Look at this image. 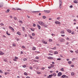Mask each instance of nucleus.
<instances>
[{"label":"nucleus","instance_id":"nucleus-1","mask_svg":"<svg viewBox=\"0 0 78 78\" xmlns=\"http://www.w3.org/2000/svg\"><path fill=\"white\" fill-rule=\"evenodd\" d=\"M59 0L60 2L59 7L60 9H61V6H62V1L61 0Z\"/></svg>","mask_w":78,"mask_h":78},{"label":"nucleus","instance_id":"nucleus-2","mask_svg":"<svg viewBox=\"0 0 78 78\" xmlns=\"http://www.w3.org/2000/svg\"><path fill=\"white\" fill-rule=\"evenodd\" d=\"M38 23L40 25H42V26H43L44 24V23L42 22V21H39Z\"/></svg>","mask_w":78,"mask_h":78},{"label":"nucleus","instance_id":"nucleus-3","mask_svg":"<svg viewBox=\"0 0 78 78\" xmlns=\"http://www.w3.org/2000/svg\"><path fill=\"white\" fill-rule=\"evenodd\" d=\"M62 77L63 78H65V77L67 78H69V77H68V76H66V75H62Z\"/></svg>","mask_w":78,"mask_h":78},{"label":"nucleus","instance_id":"nucleus-4","mask_svg":"<svg viewBox=\"0 0 78 78\" xmlns=\"http://www.w3.org/2000/svg\"><path fill=\"white\" fill-rule=\"evenodd\" d=\"M55 67V65H54L51 64V66L49 67V69H51V68H53Z\"/></svg>","mask_w":78,"mask_h":78},{"label":"nucleus","instance_id":"nucleus-5","mask_svg":"<svg viewBox=\"0 0 78 78\" xmlns=\"http://www.w3.org/2000/svg\"><path fill=\"white\" fill-rule=\"evenodd\" d=\"M62 75V74L61 73V72H59L58 73L57 75V76H61Z\"/></svg>","mask_w":78,"mask_h":78},{"label":"nucleus","instance_id":"nucleus-6","mask_svg":"<svg viewBox=\"0 0 78 78\" xmlns=\"http://www.w3.org/2000/svg\"><path fill=\"white\" fill-rule=\"evenodd\" d=\"M60 42H64V41H65V39L63 38H61L60 39Z\"/></svg>","mask_w":78,"mask_h":78},{"label":"nucleus","instance_id":"nucleus-7","mask_svg":"<svg viewBox=\"0 0 78 78\" xmlns=\"http://www.w3.org/2000/svg\"><path fill=\"white\" fill-rule=\"evenodd\" d=\"M66 31L68 32V33H72V30L70 29H67Z\"/></svg>","mask_w":78,"mask_h":78},{"label":"nucleus","instance_id":"nucleus-8","mask_svg":"<svg viewBox=\"0 0 78 78\" xmlns=\"http://www.w3.org/2000/svg\"><path fill=\"white\" fill-rule=\"evenodd\" d=\"M42 42L44 43V44H47V42L45 41H44V40H42L41 41Z\"/></svg>","mask_w":78,"mask_h":78},{"label":"nucleus","instance_id":"nucleus-9","mask_svg":"<svg viewBox=\"0 0 78 78\" xmlns=\"http://www.w3.org/2000/svg\"><path fill=\"white\" fill-rule=\"evenodd\" d=\"M55 24H60L61 23H60V22H59V21H55Z\"/></svg>","mask_w":78,"mask_h":78},{"label":"nucleus","instance_id":"nucleus-10","mask_svg":"<svg viewBox=\"0 0 78 78\" xmlns=\"http://www.w3.org/2000/svg\"><path fill=\"white\" fill-rule=\"evenodd\" d=\"M9 29H10V30H12V31H14V28H13L9 26Z\"/></svg>","mask_w":78,"mask_h":78},{"label":"nucleus","instance_id":"nucleus-11","mask_svg":"<svg viewBox=\"0 0 78 78\" xmlns=\"http://www.w3.org/2000/svg\"><path fill=\"white\" fill-rule=\"evenodd\" d=\"M37 27L38 28L39 30H41V26H40L39 25L37 24Z\"/></svg>","mask_w":78,"mask_h":78},{"label":"nucleus","instance_id":"nucleus-12","mask_svg":"<svg viewBox=\"0 0 78 78\" xmlns=\"http://www.w3.org/2000/svg\"><path fill=\"white\" fill-rule=\"evenodd\" d=\"M73 2H74V3H76V4H77V3H78V1H77L76 0L74 1Z\"/></svg>","mask_w":78,"mask_h":78},{"label":"nucleus","instance_id":"nucleus-13","mask_svg":"<svg viewBox=\"0 0 78 78\" xmlns=\"http://www.w3.org/2000/svg\"><path fill=\"white\" fill-rule=\"evenodd\" d=\"M44 11L46 13H49V11H48V10H44Z\"/></svg>","mask_w":78,"mask_h":78},{"label":"nucleus","instance_id":"nucleus-14","mask_svg":"<svg viewBox=\"0 0 78 78\" xmlns=\"http://www.w3.org/2000/svg\"><path fill=\"white\" fill-rule=\"evenodd\" d=\"M9 11V9H7V11H5V12L8 13Z\"/></svg>","mask_w":78,"mask_h":78},{"label":"nucleus","instance_id":"nucleus-15","mask_svg":"<svg viewBox=\"0 0 78 78\" xmlns=\"http://www.w3.org/2000/svg\"><path fill=\"white\" fill-rule=\"evenodd\" d=\"M50 49H51L52 50H56V47H55L54 48H51Z\"/></svg>","mask_w":78,"mask_h":78},{"label":"nucleus","instance_id":"nucleus-16","mask_svg":"<svg viewBox=\"0 0 78 78\" xmlns=\"http://www.w3.org/2000/svg\"><path fill=\"white\" fill-rule=\"evenodd\" d=\"M61 34H64V30H62L61 32Z\"/></svg>","mask_w":78,"mask_h":78},{"label":"nucleus","instance_id":"nucleus-17","mask_svg":"<svg viewBox=\"0 0 78 78\" xmlns=\"http://www.w3.org/2000/svg\"><path fill=\"white\" fill-rule=\"evenodd\" d=\"M4 53L2 51H0V55H3Z\"/></svg>","mask_w":78,"mask_h":78},{"label":"nucleus","instance_id":"nucleus-18","mask_svg":"<svg viewBox=\"0 0 78 78\" xmlns=\"http://www.w3.org/2000/svg\"><path fill=\"white\" fill-rule=\"evenodd\" d=\"M34 12L35 13H39V12H40L39 11H34L33 12Z\"/></svg>","mask_w":78,"mask_h":78},{"label":"nucleus","instance_id":"nucleus-19","mask_svg":"<svg viewBox=\"0 0 78 78\" xmlns=\"http://www.w3.org/2000/svg\"><path fill=\"white\" fill-rule=\"evenodd\" d=\"M6 33L7 34V35H8V36H10V35H11V34H10L8 33V31H6Z\"/></svg>","mask_w":78,"mask_h":78},{"label":"nucleus","instance_id":"nucleus-20","mask_svg":"<svg viewBox=\"0 0 78 78\" xmlns=\"http://www.w3.org/2000/svg\"><path fill=\"white\" fill-rule=\"evenodd\" d=\"M33 50H36V48L35 47H33L32 48Z\"/></svg>","mask_w":78,"mask_h":78},{"label":"nucleus","instance_id":"nucleus-21","mask_svg":"<svg viewBox=\"0 0 78 78\" xmlns=\"http://www.w3.org/2000/svg\"><path fill=\"white\" fill-rule=\"evenodd\" d=\"M68 63L69 64H71L72 63V61H69L68 62Z\"/></svg>","mask_w":78,"mask_h":78},{"label":"nucleus","instance_id":"nucleus-22","mask_svg":"<svg viewBox=\"0 0 78 78\" xmlns=\"http://www.w3.org/2000/svg\"><path fill=\"white\" fill-rule=\"evenodd\" d=\"M74 73L73 72H72L71 73V75H72V76H73V75H74Z\"/></svg>","mask_w":78,"mask_h":78},{"label":"nucleus","instance_id":"nucleus-23","mask_svg":"<svg viewBox=\"0 0 78 78\" xmlns=\"http://www.w3.org/2000/svg\"><path fill=\"white\" fill-rule=\"evenodd\" d=\"M53 58L51 57H49V59H53Z\"/></svg>","mask_w":78,"mask_h":78},{"label":"nucleus","instance_id":"nucleus-24","mask_svg":"<svg viewBox=\"0 0 78 78\" xmlns=\"http://www.w3.org/2000/svg\"><path fill=\"white\" fill-rule=\"evenodd\" d=\"M30 30H31V31H34V29L33 28H31Z\"/></svg>","mask_w":78,"mask_h":78},{"label":"nucleus","instance_id":"nucleus-25","mask_svg":"<svg viewBox=\"0 0 78 78\" xmlns=\"http://www.w3.org/2000/svg\"><path fill=\"white\" fill-rule=\"evenodd\" d=\"M53 76V75H49V78H51V77H52Z\"/></svg>","mask_w":78,"mask_h":78},{"label":"nucleus","instance_id":"nucleus-26","mask_svg":"<svg viewBox=\"0 0 78 78\" xmlns=\"http://www.w3.org/2000/svg\"><path fill=\"white\" fill-rule=\"evenodd\" d=\"M17 34H18L19 35H20V34H20V32L18 31L17 32Z\"/></svg>","mask_w":78,"mask_h":78},{"label":"nucleus","instance_id":"nucleus-27","mask_svg":"<svg viewBox=\"0 0 78 78\" xmlns=\"http://www.w3.org/2000/svg\"><path fill=\"white\" fill-rule=\"evenodd\" d=\"M16 9V10H20V11H21V10H22V9H21L19 8H17Z\"/></svg>","mask_w":78,"mask_h":78},{"label":"nucleus","instance_id":"nucleus-28","mask_svg":"<svg viewBox=\"0 0 78 78\" xmlns=\"http://www.w3.org/2000/svg\"><path fill=\"white\" fill-rule=\"evenodd\" d=\"M72 34H75V32L74 31H73L71 33Z\"/></svg>","mask_w":78,"mask_h":78},{"label":"nucleus","instance_id":"nucleus-29","mask_svg":"<svg viewBox=\"0 0 78 78\" xmlns=\"http://www.w3.org/2000/svg\"><path fill=\"white\" fill-rule=\"evenodd\" d=\"M37 67V66L35 65L34 66V68H35V69H36V67Z\"/></svg>","mask_w":78,"mask_h":78},{"label":"nucleus","instance_id":"nucleus-30","mask_svg":"<svg viewBox=\"0 0 78 78\" xmlns=\"http://www.w3.org/2000/svg\"><path fill=\"white\" fill-rule=\"evenodd\" d=\"M27 59L26 58H25L23 59V61H27Z\"/></svg>","mask_w":78,"mask_h":78},{"label":"nucleus","instance_id":"nucleus-31","mask_svg":"<svg viewBox=\"0 0 78 78\" xmlns=\"http://www.w3.org/2000/svg\"><path fill=\"white\" fill-rule=\"evenodd\" d=\"M53 76H56V74L55 73H53Z\"/></svg>","mask_w":78,"mask_h":78},{"label":"nucleus","instance_id":"nucleus-32","mask_svg":"<svg viewBox=\"0 0 78 78\" xmlns=\"http://www.w3.org/2000/svg\"><path fill=\"white\" fill-rule=\"evenodd\" d=\"M58 53L57 52V51H56L55 52H54V54H55V55H56V54H58Z\"/></svg>","mask_w":78,"mask_h":78},{"label":"nucleus","instance_id":"nucleus-33","mask_svg":"<svg viewBox=\"0 0 78 78\" xmlns=\"http://www.w3.org/2000/svg\"><path fill=\"white\" fill-rule=\"evenodd\" d=\"M57 60L58 61H60V60H61V59L60 58H58L57 59Z\"/></svg>","mask_w":78,"mask_h":78},{"label":"nucleus","instance_id":"nucleus-34","mask_svg":"<svg viewBox=\"0 0 78 78\" xmlns=\"http://www.w3.org/2000/svg\"><path fill=\"white\" fill-rule=\"evenodd\" d=\"M32 35L33 36H35V34L34 33H32Z\"/></svg>","mask_w":78,"mask_h":78},{"label":"nucleus","instance_id":"nucleus-35","mask_svg":"<svg viewBox=\"0 0 78 78\" xmlns=\"http://www.w3.org/2000/svg\"><path fill=\"white\" fill-rule=\"evenodd\" d=\"M24 74L25 75H28V74L27 73H24Z\"/></svg>","mask_w":78,"mask_h":78},{"label":"nucleus","instance_id":"nucleus-36","mask_svg":"<svg viewBox=\"0 0 78 78\" xmlns=\"http://www.w3.org/2000/svg\"><path fill=\"white\" fill-rule=\"evenodd\" d=\"M76 59L75 58H73L72 59V61H74V60H75Z\"/></svg>","mask_w":78,"mask_h":78},{"label":"nucleus","instance_id":"nucleus-37","mask_svg":"<svg viewBox=\"0 0 78 78\" xmlns=\"http://www.w3.org/2000/svg\"><path fill=\"white\" fill-rule=\"evenodd\" d=\"M43 18L44 19H45V18H46V17H45V16H43Z\"/></svg>","mask_w":78,"mask_h":78},{"label":"nucleus","instance_id":"nucleus-38","mask_svg":"<svg viewBox=\"0 0 78 78\" xmlns=\"http://www.w3.org/2000/svg\"><path fill=\"white\" fill-rule=\"evenodd\" d=\"M49 42H51L52 41V39H49Z\"/></svg>","mask_w":78,"mask_h":78},{"label":"nucleus","instance_id":"nucleus-39","mask_svg":"<svg viewBox=\"0 0 78 78\" xmlns=\"http://www.w3.org/2000/svg\"><path fill=\"white\" fill-rule=\"evenodd\" d=\"M0 73H3V71H2L1 70H0Z\"/></svg>","mask_w":78,"mask_h":78},{"label":"nucleus","instance_id":"nucleus-40","mask_svg":"<svg viewBox=\"0 0 78 78\" xmlns=\"http://www.w3.org/2000/svg\"><path fill=\"white\" fill-rule=\"evenodd\" d=\"M33 26L34 27H36V24L34 23Z\"/></svg>","mask_w":78,"mask_h":78},{"label":"nucleus","instance_id":"nucleus-41","mask_svg":"<svg viewBox=\"0 0 78 78\" xmlns=\"http://www.w3.org/2000/svg\"><path fill=\"white\" fill-rule=\"evenodd\" d=\"M51 35L52 36H55V35L54 34H52Z\"/></svg>","mask_w":78,"mask_h":78},{"label":"nucleus","instance_id":"nucleus-42","mask_svg":"<svg viewBox=\"0 0 78 78\" xmlns=\"http://www.w3.org/2000/svg\"><path fill=\"white\" fill-rule=\"evenodd\" d=\"M61 71H64V68H62L61 69Z\"/></svg>","mask_w":78,"mask_h":78},{"label":"nucleus","instance_id":"nucleus-43","mask_svg":"<svg viewBox=\"0 0 78 78\" xmlns=\"http://www.w3.org/2000/svg\"><path fill=\"white\" fill-rule=\"evenodd\" d=\"M36 58L37 59H39V57H37V56L36 57Z\"/></svg>","mask_w":78,"mask_h":78},{"label":"nucleus","instance_id":"nucleus-44","mask_svg":"<svg viewBox=\"0 0 78 78\" xmlns=\"http://www.w3.org/2000/svg\"><path fill=\"white\" fill-rule=\"evenodd\" d=\"M23 67L25 68V67H26V66L25 65H24L23 66Z\"/></svg>","mask_w":78,"mask_h":78},{"label":"nucleus","instance_id":"nucleus-45","mask_svg":"<svg viewBox=\"0 0 78 78\" xmlns=\"http://www.w3.org/2000/svg\"><path fill=\"white\" fill-rule=\"evenodd\" d=\"M14 18L15 20H17V18L16 17H14Z\"/></svg>","mask_w":78,"mask_h":78},{"label":"nucleus","instance_id":"nucleus-46","mask_svg":"<svg viewBox=\"0 0 78 78\" xmlns=\"http://www.w3.org/2000/svg\"><path fill=\"white\" fill-rule=\"evenodd\" d=\"M30 69H31V70L33 69V67H32L30 66Z\"/></svg>","mask_w":78,"mask_h":78},{"label":"nucleus","instance_id":"nucleus-47","mask_svg":"<svg viewBox=\"0 0 78 78\" xmlns=\"http://www.w3.org/2000/svg\"><path fill=\"white\" fill-rule=\"evenodd\" d=\"M13 46H14V47H16V44H12Z\"/></svg>","mask_w":78,"mask_h":78},{"label":"nucleus","instance_id":"nucleus-48","mask_svg":"<svg viewBox=\"0 0 78 78\" xmlns=\"http://www.w3.org/2000/svg\"><path fill=\"white\" fill-rule=\"evenodd\" d=\"M71 66L72 67H74V65H71Z\"/></svg>","mask_w":78,"mask_h":78},{"label":"nucleus","instance_id":"nucleus-49","mask_svg":"<svg viewBox=\"0 0 78 78\" xmlns=\"http://www.w3.org/2000/svg\"><path fill=\"white\" fill-rule=\"evenodd\" d=\"M69 7L71 8H73V5H71L69 6Z\"/></svg>","mask_w":78,"mask_h":78},{"label":"nucleus","instance_id":"nucleus-50","mask_svg":"<svg viewBox=\"0 0 78 78\" xmlns=\"http://www.w3.org/2000/svg\"><path fill=\"white\" fill-rule=\"evenodd\" d=\"M43 25L44 27H47V25H46L45 24H44V25Z\"/></svg>","mask_w":78,"mask_h":78},{"label":"nucleus","instance_id":"nucleus-51","mask_svg":"<svg viewBox=\"0 0 78 78\" xmlns=\"http://www.w3.org/2000/svg\"><path fill=\"white\" fill-rule=\"evenodd\" d=\"M61 36H62V37H64V36H65V35H62V34H61Z\"/></svg>","mask_w":78,"mask_h":78},{"label":"nucleus","instance_id":"nucleus-52","mask_svg":"<svg viewBox=\"0 0 78 78\" xmlns=\"http://www.w3.org/2000/svg\"><path fill=\"white\" fill-rule=\"evenodd\" d=\"M22 29H23V31H25V28H24V27H23Z\"/></svg>","mask_w":78,"mask_h":78},{"label":"nucleus","instance_id":"nucleus-53","mask_svg":"<svg viewBox=\"0 0 78 78\" xmlns=\"http://www.w3.org/2000/svg\"><path fill=\"white\" fill-rule=\"evenodd\" d=\"M4 61L5 62H7V60H6V59H4Z\"/></svg>","mask_w":78,"mask_h":78},{"label":"nucleus","instance_id":"nucleus-54","mask_svg":"<svg viewBox=\"0 0 78 78\" xmlns=\"http://www.w3.org/2000/svg\"><path fill=\"white\" fill-rule=\"evenodd\" d=\"M22 48H25V47L24 46H22Z\"/></svg>","mask_w":78,"mask_h":78},{"label":"nucleus","instance_id":"nucleus-55","mask_svg":"<svg viewBox=\"0 0 78 78\" xmlns=\"http://www.w3.org/2000/svg\"><path fill=\"white\" fill-rule=\"evenodd\" d=\"M66 40H68V41H69V37H67L66 38Z\"/></svg>","mask_w":78,"mask_h":78},{"label":"nucleus","instance_id":"nucleus-56","mask_svg":"<svg viewBox=\"0 0 78 78\" xmlns=\"http://www.w3.org/2000/svg\"><path fill=\"white\" fill-rule=\"evenodd\" d=\"M30 39H33V37L31 35H30Z\"/></svg>","mask_w":78,"mask_h":78},{"label":"nucleus","instance_id":"nucleus-57","mask_svg":"<svg viewBox=\"0 0 78 78\" xmlns=\"http://www.w3.org/2000/svg\"><path fill=\"white\" fill-rule=\"evenodd\" d=\"M15 58L16 59H18V58H17V57H15Z\"/></svg>","mask_w":78,"mask_h":78},{"label":"nucleus","instance_id":"nucleus-58","mask_svg":"<svg viewBox=\"0 0 78 78\" xmlns=\"http://www.w3.org/2000/svg\"><path fill=\"white\" fill-rule=\"evenodd\" d=\"M37 74H40V73H40V72H37Z\"/></svg>","mask_w":78,"mask_h":78},{"label":"nucleus","instance_id":"nucleus-59","mask_svg":"<svg viewBox=\"0 0 78 78\" xmlns=\"http://www.w3.org/2000/svg\"><path fill=\"white\" fill-rule=\"evenodd\" d=\"M34 62H38V61L37 60H34Z\"/></svg>","mask_w":78,"mask_h":78},{"label":"nucleus","instance_id":"nucleus-60","mask_svg":"<svg viewBox=\"0 0 78 78\" xmlns=\"http://www.w3.org/2000/svg\"><path fill=\"white\" fill-rule=\"evenodd\" d=\"M3 25H4L3 23H1V25L2 26H3Z\"/></svg>","mask_w":78,"mask_h":78},{"label":"nucleus","instance_id":"nucleus-61","mask_svg":"<svg viewBox=\"0 0 78 78\" xmlns=\"http://www.w3.org/2000/svg\"><path fill=\"white\" fill-rule=\"evenodd\" d=\"M13 60H14L15 61H17L16 60V59H15V58H14V59H13Z\"/></svg>","mask_w":78,"mask_h":78},{"label":"nucleus","instance_id":"nucleus-62","mask_svg":"<svg viewBox=\"0 0 78 78\" xmlns=\"http://www.w3.org/2000/svg\"><path fill=\"white\" fill-rule=\"evenodd\" d=\"M5 75H7L8 74V73L5 72Z\"/></svg>","mask_w":78,"mask_h":78},{"label":"nucleus","instance_id":"nucleus-63","mask_svg":"<svg viewBox=\"0 0 78 78\" xmlns=\"http://www.w3.org/2000/svg\"><path fill=\"white\" fill-rule=\"evenodd\" d=\"M57 19H61V18H60V17H58L57 18Z\"/></svg>","mask_w":78,"mask_h":78},{"label":"nucleus","instance_id":"nucleus-64","mask_svg":"<svg viewBox=\"0 0 78 78\" xmlns=\"http://www.w3.org/2000/svg\"><path fill=\"white\" fill-rule=\"evenodd\" d=\"M70 52L71 53H73V51H70Z\"/></svg>","mask_w":78,"mask_h":78}]
</instances>
